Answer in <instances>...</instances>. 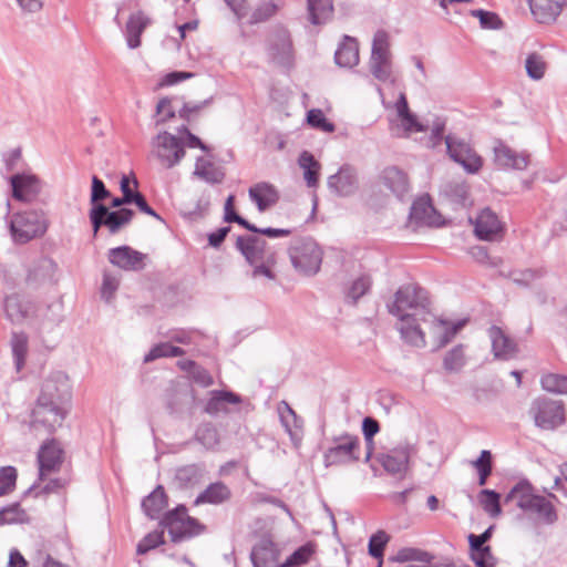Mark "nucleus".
I'll return each mask as SVG.
<instances>
[{"label":"nucleus","mask_w":567,"mask_h":567,"mask_svg":"<svg viewBox=\"0 0 567 567\" xmlns=\"http://www.w3.org/2000/svg\"><path fill=\"white\" fill-rule=\"evenodd\" d=\"M236 248L250 266L252 280L264 287L277 281V252L265 239L257 235L238 236Z\"/></svg>","instance_id":"nucleus-1"},{"label":"nucleus","mask_w":567,"mask_h":567,"mask_svg":"<svg viewBox=\"0 0 567 567\" xmlns=\"http://www.w3.org/2000/svg\"><path fill=\"white\" fill-rule=\"evenodd\" d=\"M550 498L557 497L554 494L548 497L540 495L527 480H522L511 488L504 502L514 503L526 517L537 524L553 525L557 522L558 514Z\"/></svg>","instance_id":"nucleus-2"},{"label":"nucleus","mask_w":567,"mask_h":567,"mask_svg":"<svg viewBox=\"0 0 567 567\" xmlns=\"http://www.w3.org/2000/svg\"><path fill=\"white\" fill-rule=\"evenodd\" d=\"M388 310L399 320L420 317L426 322L432 317L427 292L414 284L401 286L394 293V300L388 303Z\"/></svg>","instance_id":"nucleus-3"},{"label":"nucleus","mask_w":567,"mask_h":567,"mask_svg":"<svg viewBox=\"0 0 567 567\" xmlns=\"http://www.w3.org/2000/svg\"><path fill=\"white\" fill-rule=\"evenodd\" d=\"M16 244H27L42 237L49 227L45 214L40 209H28L13 214L8 220Z\"/></svg>","instance_id":"nucleus-4"},{"label":"nucleus","mask_w":567,"mask_h":567,"mask_svg":"<svg viewBox=\"0 0 567 567\" xmlns=\"http://www.w3.org/2000/svg\"><path fill=\"white\" fill-rule=\"evenodd\" d=\"M369 69L374 79L382 83L394 84L398 80L390 50V37L384 30L374 33Z\"/></svg>","instance_id":"nucleus-5"},{"label":"nucleus","mask_w":567,"mask_h":567,"mask_svg":"<svg viewBox=\"0 0 567 567\" xmlns=\"http://www.w3.org/2000/svg\"><path fill=\"white\" fill-rule=\"evenodd\" d=\"M322 256L320 246L309 237L293 240L289 248L292 266L306 276H313L319 271Z\"/></svg>","instance_id":"nucleus-6"},{"label":"nucleus","mask_w":567,"mask_h":567,"mask_svg":"<svg viewBox=\"0 0 567 567\" xmlns=\"http://www.w3.org/2000/svg\"><path fill=\"white\" fill-rule=\"evenodd\" d=\"M268 61L282 69H290L295 61V51L290 32L282 25L274 27L266 40Z\"/></svg>","instance_id":"nucleus-7"},{"label":"nucleus","mask_w":567,"mask_h":567,"mask_svg":"<svg viewBox=\"0 0 567 567\" xmlns=\"http://www.w3.org/2000/svg\"><path fill=\"white\" fill-rule=\"evenodd\" d=\"M529 415L535 425L545 431L556 430L566 422L564 403L546 396L537 398L532 402Z\"/></svg>","instance_id":"nucleus-8"},{"label":"nucleus","mask_w":567,"mask_h":567,"mask_svg":"<svg viewBox=\"0 0 567 567\" xmlns=\"http://www.w3.org/2000/svg\"><path fill=\"white\" fill-rule=\"evenodd\" d=\"M66 414V406L37 401L30 427L37 435L52 434L62 426Z\"/></svg>","instance_id":"nucleus-9"},{"label":"nucleus","mask_w":567,"mask_h":567,"mask_svg":"<svg viewBox=\"0 0 567 567\" xmlns=\"http://www.w3.org/2000/svg\"><path fill=\"white\" fill-rule=\"evenodd\" d=\"M183 141L166 131L152 140V155L165 168H173L185 157Z\"/></svg>","instance_id":"nucleus-10"},{"label":"nucleus","mask_w":567,"mask_h":567,"mask_svg":"<svg viewBox=\"0 0 567 567\" xmlns=\"http://www.w3.org/2000/svg\"><path fill=\"white\" fill-rule=\"evenodd\" d=\"M161 524L168 530L173 542L196 536L204 529L197 519L187 514V509L183 505L168 512Z\"/></svg>","instance_id":"nucleus-11"},{"label":"nucleus","mask_w":567,"mask_h":567,"mask_svg":"<svg viewBox=\"0 0 567 567\" xmlns=\"http://www.w3.org/2000/svg\"><path fill=\"white\" fill-rule=\"evenodd\" d=\"M360 440L357 435L344 433L333 439V445L323 453L326 467L346 465L359 461Z\"/></svg>","instance_id":"nucleus-12"},{"label":"nucleus","mask_w":567,"mask_h":567,"mask_svg":"<svg viewBox=\"0 0 567 567\" xmlns=\"http://www.w3.org/2000/svg\"><path fill=\"white\" fill-rule=\"evenodd\" d=\"M89 216L94 235L97 234L102 226H105L114 235L131 223L134 212L128 208L110 210L104 204H96L91 208Z\"/></svg>","instance_id":"nucleus-13"},{"label":"nucleus","mask_w":567,"mask_h":567,"mask_svg":"<svg viewBox=\"0 0 567 567\" xmlns=\"http://www.w3.org/2000/svg\"><path fill=\"white\" fill-rule=\"evenodd\" d=\"M70 399L71 385L68 375L55 372L44 380L38 401L68 408Z\"/></svg>","instance_id":"nucleus-14"},{"label":"nucleus","mask_w":567,"mask_h":567,"mask_svg":"<svg viewBox=\"0 0 567 567\" xmlns=\"http://www.w3.org/2000/svg\"><path fill=\"white\" fill-rule=\"evenodd\" d=\"M445 144L450 157L462 165L467 173L474 174L482 168V157L467 142L454 136H446Z\"/></svg>","instance_id":"nucleus-15"},{"label":"nucleus","mask_w":567,"mask_h":567,"mask_svg":"<svg viewBox=\"0 0 567 567\" xmlns=\"http://www.w3.org/2000/svg\"><path fill=\"white\" fill-rule=\"evenodd\" d=\"M414 449L410 443H400L386 453L378 456L379 463L391 475L403 476L409 468V461Z\"/></svg>","instance_id":"nucleus-16"},{"label":"nucleus","mask_w":567,"mask_h":567,"mask_svg":"<svg viewBox=\"0 0 567 567\" xmlns=\"http://www.w3.org/2000/svg\"><path fill=\"white\" fill-rule=\"evenodd\" d=\"M494 163L503 169H526L529 164V153L517 152L501 140H496L493 146Z\"/></svg>","instance_id":"nucleus-17"},{"label":"nucleus","mask_w":567,"mask_h":567,"mask_svg":"<svg viewBox=\"0 0 567 567\" xmlns=\"http://www.w3.org/2000/svg\"><path fill=\"white\" fill-rule=\"evenodd\" d=\"M63 463V450L55 440L44 442L38 452L39 480L43 481L60 471Z\"/></svg>","instance_id":"nucleus-18"},{"label":"nucleus","mask_w":567,"mask_h":567,"mask_svg":"<svg viewBox=\"0 0 567 567\" xmlns=\"http://www.w3.org/2000/svg\"><path fill=\"white\" fill-rule=\"evenodd\" d=\"M329 189L340 197L354 195L359 189V177L355 168L350 165H342L339 171L329 176Z\"/></svg>","instance_id":"nucleus-19"},{"label":"nucleus","mask_w":567,"mask_h":567,"mask_svg":"<svg viewBox=\"0 0 567 567\" xmlns=\"http://www.w3.org/2000/svg\"><path fill=\"white\" fill-rule=\"evenodd\" d=\"M12 197L16 200L31 203L41 192L40 179L30 173H14L9 178Z\"/></svg>","instance_id":"nucleus-20"},{"label":"nucleus","mask_w":567,"mask_h":567,"mask_svg":"<svg viewBox=\"0 0 567 567\" xmlns=\"http://www.w3.org/2000/svg\"><path fill=\"white\" fill-rule=\"evenodd\" d=\"M474 233L481 240H496L502 236L503 225L494 212L484 208L475 218Z\"/></svg>","instance_id":"nucleus-21"},{"label":"nucleus","mask_w":567,"mask_h":567,"mask_svg":"<svg viewBox=\"0 0 567 567\" xmlns=\"http://www.w3.org/2000/svg\"><path fill=\"white\" fill-rule=\"evenodd\" d=\"M144 255L130 246H120L109 250V261L123 270L136 271L144 267Z\"/></svg>","instance_id":"nucleus-22"},{"label":"nucleus","mask_w":567,"mask_h":567,"mask_svg":"<svg viewBox=\"0 0 567 567\" xmlns=\"http://www.w3.org/2000/svg\"><path fill=\"white\" fill-rule=\"evenodd\" d=\"M250 559L254 567H282L279 550L272 540L260 539L251 549Z\"/></svg>","instance_id":"nucleus-23"},{"label":"nucleus","mask_w":567,"mask_h":567,"mask_svg":"<svg viewBox=\"0 0 567 567\" xmlns=\"http://www.w3.org/2000/svg\"><path fill=\"white\" fill-rule=\"evenodd\" d=\"M277 412L279 414L280 423L290 436L293 446L299 447L303 435L302 420L286 401L278 403Z\"/></svg>","instance_id":"nucleus-24"},{"label":"nucleus","mask_w":567,"mask_h":567,"mask_svg":"<svg viewBox=\"0 0 567 567\" xmlns=\"http://www.w3.org/2000/svg\"><path fill=\"white\" fill-rule=\"evenodd\" d=\"M530 13L538 23L556 21L563 11L566 0H526Z\"/></svg>","instance_id":"nucleus-25"},{"label":"nucleus","mask_w":567,"mask_h":567,"mask_svg":"<svg viewBox=\"0 0 567 567\" xmlns=\"http://www.w3.org/2000/svg\"><path fill=\"white\" fill-rule=\"evenodd\" d=\"M430 331L436 344V349H441L450 343L458 331L465 326V320L450 322L441 318L431 317Z\"/></svg>","instance_id":"nucleus-26"},{"label":"nucleus","mask_w":567,"mask_h":567,"mask_svg":"<svg viewBox=\"0 0 567 567\" xmlns=\"http://www.w3.org/2000/svg\"><path fill=\"white\" fill-rule=\"evenodd\" d=\"M382 185L403 200L410 190L408 175L395 166L386 167L381 174Z\"/></svg>","instance_id":"nucleus-27"},{"label":"nucleus","mask_w":567,"mask_h":567,"mask_svg":"<svg viewBox=\"0 0 567 567\" xmlns=\"http://www.w3.org/2000/svg\"><path fill=\"white\" fill-rule=\"evenodd\" d=\"M488 336L492 341V350L495 358L509 360L515 357L517 352L516 343L511 340L499 327L492 326L488 329Z\"/></svg>","instance_id":"nucleus-28"},{"label":"nucleus","mask_w":567,"mask_h":567,"mask_svg":"<svg viewBox=\"0 0 567 567\" xmlns=\"http://www.w3.org/2000/svg\"><path fill=\"white\" fill-rule=\"evenodd\" d=\"M150 23L151 19L142 11L130 16L124 31L130 49H136L141 45V35Z\"/></svg>","instance_id":"nucleus-29"},{"label":"nucleus","mask_w":567,"mask_h":567,"mask_svg":"<svg viewBox=\"0 0 567 567\" xmlns=\"http://www.w3.org/2000/svg\"><path fill=\"white\" fill-rule=\"evenodd\" d=\"M249 197L256 203L259 212H265L275 205L279 195L277 189L269 183H258L249 188Z\"/></svg>","instance_id":"nucleus-30"},{"label":"nucleus","mask_w":567,"mask_h":567,"mask_svg":"<svg viewBox=\"0 0 567 567\" xmlns=\"http://www.w3.org/2000/svg\"><path fill=\"white\" fill-rule=\"evenodd\" d=\"M336 63L342 68H352L359 63V44L354 38L344 35L334 53Z\"/></svg>","instance_id":"nucleus-31"},{"label":"nucleus","mask_w":567,"mask_h":567,"mask_svg":"<svg viewBox=\"0 0 567 567\" xmlns=\"http://www.w3.org/2000/svg\"><path fill=\"white\" fill-rule=\"evenodd\" d=\"M419 321H422L420 317L400 320L399 331L401 333V337L408 343L416 348H423L425 347L426 341L425 334L421 330Z\"/></svg>","instance_id":"nucleus-32"},{"label":"nucleus","mask_w":567,"mask_h":567,"mask_svg":"<svg viewBox=\"0 0 567 567\" xmlns=\"http://www.w3.org/2000/svg\"><path fill=\"white\" fill-rule=\"evenodd\" d=\"M241 399L238 394L230 391H212L205 412L210 415H217L220 412H227V404H239Z\"/></svg>","instance_id":"nucleus-33"},{"label":"nucleus","mask_w":567,"mask_h":567,"mask_svg":"<svg viewBox=\"0 0 567 567\" xmlns=\"http://www.w3.org/2000/svg\"><path fill=\"white\" fill-rule=\"evenodd\" d=\"M194 175L208 184H220L225 177L221 167L202 156L196 159Z\"/></svg>","instance_id":"nucleus-34"},{"label":"nucleus","mask_w":567,"mask_h":567,"mask_svg":"<svg viewBox=\"0 0 567 567\" xmlns=\"http://www.w3.org/2000/svg\"><path fill=\"white\" fill-rule=\"evenodd\" d=\"M230 489L221 482L209 484L195 499V504H221L230 498Z\"/></svg>","instance_id":"nucleus-35"},{"label":"nucleus","mask_w":567,"mask_h":567,"mask_svg":"<svg viewBox=\"0 0 567 567\" xmlns=\"http://www.w3.org/2000/svg\"><path fill=\"white\" fill-rule=\"evenodd\" d=\"M167 506V499L162 486H157L150 495L142 502V508L147 517L156 519L159 517L162 511Z\"/></svg>","instance_id":"nucleus-36"},{"label":"nucleus","mask_w":567,"mask_h":567,"mask_svg":"<svg viewBox=\"0 0 567 567\" xmlns=\"http://www.w3.org/2000/svg\"><path fill=\"white\" fill-rule=\"evenodd\" d=\"M307 7L310 22L322 24L333 12V0H307Z\"/></svg>","instance_id":"nucleus-37"},{"label":"nucleus","mask_w":567,"mask_h":567,"mask_svg":"<svg viewBox=\"0 0 567 567\" xmlns=\"http://www.w3.org/2000/svg\"><path fill=\"white\" fill-rule=\"evenodd\" d=\"M16 370H22L28 354V336L23 332H12L10 340Z\"/></svg>","instance_id":"nucleus-38"},{"label":"nucleus","mask_w":567,"mask_h":567,"mask_svg":"<svg viewBox=\"0 0 567 567\" xmlns=\"http://www.w3.org/2000/svg\"><path fill=\"white\" fill-rule=\"evenodd\" d=\"M298 164L303 169V178L307 185L315 187L318 184L320 164L315 159L313 155L307 151L300 154Z\"/></svg>","instance_id":"nucleus-39"},{"label":"nucleus","mask_w":567,"mask_h":567,"mask_svg":"<svg viewBox=\"0 0 567 567\" xmlns=\"http://www.w3.org/2000/svg\"><path fill=\"white\" fill-rule=\"evenodd\" d=\"M482 508L491 516L497 517L502 513L501 495L493 489H482L477 495Z\"/></svg>","instance_id":"nucleus-40"},{"label":"nucleus","mask_w":567,"mask_h":567,"mask_svg":"<svg viewBox=\"0 0 567 567\" xmlns=\"http://www.w3.org/2000/svg\"><path fill=\"white\" fill-rule=\"evenodd\" d=\"M433 559V555L420 548L404 547L396 553V560L400 563L417 561L426 566L430 565Z\"/></svg>","instance_id":"nucleus-41"},{"label":"nucleus","mask_w":567,"mask_h":567,"mask_svg":"<svg viewBox=\"0 0 567 567\" xmlns=\"http://www.w3.org/2000/svg\"><path fill=\"white\" fill-rule=\"evenodd\" d=\"M185 352L182 348L172 346L169 342H162L154 346L144 357L145 362H151L158 358H173L183 355Z\"/></svg>","instance_id":"nucleus-42"},{"label":"nucleus","mask_w":567,"mask_h":567,"mask_svg":"<svg viewBox=\"0 0 567 567\" xmlns=\"http://www.w3.org/2000/svg\"><path fill=\"white\" fill-rule=\"evenodd\" d=\"M542 386L545 391L556 393V394H566L567 395V377L557 374V373H548L542 377L540 379Z\"/></svg>","instance_id":"nucleus-43"},{"label":"nucleus","mask_w":567,"mask_h":567,"mask_svg":"<svg viewBox=\"0 0 567 567\" xmlns=\"http://www.w3.org/2000/svg\"><path fill=\"white\" fill-rule=\"evenodd\" d=\"M195 437L206 449H214L219 444L218 432L210 423L200 424L196 430Z\"/></svg>","instance_id":"nucleus-44"},{"label":"nucleus","mask_w":567,"mask_h":567,"mask_svg":"<svg viewBox=\"0 0 567 567\" xmlns=\"http://www.w3.org/2000/svg\"><path fill=\"white\" fill-rule=\"evenodd\" d=\"M7 318L11 322H20L27 316V310L18 296H9L3 303Z\"/></svg>","instance_id":"nucleus-45"},{"label":"nucleus","mask_w":567,"mask_h":567,"mask_svg":"<svg viewBox=\"0 0 567 567\" xmlns=\"http://www.w3.org/2000/svg\"><path fill=\"white\" fill-rule=\"evenodd\" d=\"M525 69L530 79L538 81L545 75L546 62L540 54L534 52L527 55Z\"/></svg>","instance_id":"nucleus-46"},{"label":"nucleus","mask_w":567,"mask_h":567,"mask_svg":"<svg viewBox=\"0 0 567 567\" xmlns=\"http://www.w3.org/2000/svg\"><path fill=\"white\" fill-rule=\"evenodd\" d=\"M372 280L368 275H361L350 286L347 292L348 302L354 305L371 288Z\"/></svg>","instance_id":"nucleus-47"},{"label":"nucleus","mask_w":567,"mask_h":567,"mask_svg":"<svg viewBox=\"0 0 567 567\" xmlns=\"http://www.w3.org/2000/svg\"><path fill=\"white\" fill-rule=\"evenodd\" d=\"M465 364L464 347L458 344L451 349L443 360V367L449 372H457Z\"/></svg>","instance_id":"nucleus-48"},{"label":"nucleus","mask_w":567,"mask_h":567,"mask_svg":"<svg viewBox=\"0 0 567 567\" xmlns=\"http://www.w3.org/2000/svg\"><path fill=\"white\" fill-rule=\"evenodd\" d=\"M433 213L434 207L426 198H419L411 207V217L425 224H432Z\"/></svg>","instance_id":"nucleus-49"},{"label":"nucleus","mask_w":567,"mask_h":567,"mask_svg":"<svg viewBox=\"0 0 567 567\" xmlns=\"http://www.w3.org/2000/svg\"><path fill=\"white\" fill-rule=\"evenodd\" d=\"M235 196L229 195L226 199L224 207V220L226 223H237L238 225L245 227L249 231H255L256 226L250 224L248 220L239 216L234 209Z\"/></svg>","instance_id":"nucleus-50"},{"label":"nucleus","mask_w":567,"mask_h":567,"mask_svg":"<svg viewBox=\"0 0 567 567\" xmlns=\"http://www.w3.org/2000/svg\"><path fill=\"white\" fill-rule=\"evenodd\" d=\"M279 10V4L275 1L261 2L251 13L250 23H259L267 21L274 17Z\"/></svg>","instance_id":"nucleus-51"},{"label":"nucleus","mask_w":567,"mask_h":567,"mask_svg":"<svg viewBox=\"0 0 567 567\" xmlns=\"http://www.w3.org/2000/svg\"><path fill=\"white\" fill-rule=\"evenodd\" d=\"M471 16L478 18L480 24L483 29L498 30L503 25L501 18L496 13L491 11L476 9L471 11Z\"/></svg>","instance_id":"nucleus-52"},{"label":"nucleus","mask_w":567,"mask_h":567,"mask_svg":"<svg viewBox=\"0 0 567 567\" xmlns=\"http://www.w3.org/2000/svg\"><path fill=\"white\" fill-rule=\"evenodd\" d=\"M203 475V470L197 465H188L182 467L176 473V480L183 485H194L199 482Z\"/></svg>","instance_id":"nucleus-53"},{"label":"nucleus","mask_w":567,"mask_h":567,"mask_svg":"<svg viewBox=\"0 0 567 567\" xmlns=\"http://www.w3.org/2000/svg\"><path fill=\"white\" fill-rule=\"evenodd\" d=\"M164 543V532L163 530H154L148 533L144 538L137 544L136 551L138 555H144L153 548H156L158 545Z\"/></svg>","instance_id":"nucleus-54"},{"label":"nucleus","mask_w":567,"mask_h":567,"mask_svg":"<svg viewBox=\"0 0 567 567\" xmlns=\"http://www.w3.org/2000/svg\"><path fill=\"white\" fill-rule=\"evenodd\" d=\"M17 481V470L13 466L0 467V496L13 491Z\"/></svg>","instance_id":"nucleus-55"},{"label":"nucleus","mask_w":567,"mask_h":567,"mask_svg":"<svg viewBox=\"0 0 567 567\" xmlns=\"http://www.w3.org/2000/svg\"><path fill=\"white\" fill-rule=\"evenodd\" d=\"M470 550L471 558L477 567H495L496 558L493 556L491 547H481Z\"/></svg>","instance_id":"nucleus-56"},{"label":"nucleus","mask_w":567,"mask_h":567,"mask_svg":"<svg viewBox=\"0 0 567 567\" xmlns=\"http://www.w3.org/2000/svg\"><path fill=\"white\" fill-rule=\"evenodd\" d=\"M388 542L389 536L385 532H377L369 539V554L374 558H381Z\"/></svg>","instance_id":"nucleus-57"},{"label":"nucleus","mask_w":567,"mask_h":567,"mask_svg":"<svg viewBox=\"0 0 567 567\" xmlns=\"http://www.w3.org/2000/svg\"><path fill=\"white\" fill-rule=\"evenodd\" d=\"M307 121L312 127L323 132L331 133L334 131V125L327 121L323 112L319 109L310 110L307 115Z\"/></svg>","instance_id":"nucleus-58"},{"label":"nucleus","mask_w":567,"mask_h":567,"mask_svg":"<svg viewBox=\"0 0 567 567\" xmlns=\"http://www.w3.org/2000/svg\"><path fill=\"white\" fill-rule=\"evenodd\" d=\"M543 272L540 270L525 269V270H513L508 277L516 285L527 287L536 279L540 278Z\"/></svg>","instance_id":"nucleus-59"},{"label":"nucleus","mask_w":567,"mask_h":567,"mask_svg":"<svg viewBox=\"0 0 567 567\" xmlns=\"http://www.w3.org/2000/svg\"><path fill=\"white\" fill-rule=\"evenodd\" d=\"M212 102H213V97H208L200 102L184 103L183 107L178 111V115L183 120L190 121L202 110L209 106L212 104Z\"/></svg>","instance_id":"nucleus-60"},{"label":"nucleus","mask_w":567,"mask_h":567,"mask_svg":"<svg viewBox=\"0 0 567 567\" xmlns=\"http://www.w3.org/2000/svg\"><path fill=\"white\" fill-rule=\"evenodd\" d=\"M312 554V549L309 545H303L296 549L285 563L282 567H297L306 564Z\"/></svg>","instance_id":"nucleus-61"},{"label":"nucleus","mask_w":567,"mask_h":567,"mask_svg":"<svg viewBox=\"0 0 567 567\" xmlns=\"http://www.w3.org/2000/svg\"><path fill=\"white\" fill-rule=\"evenodd\" d=\"M3 162L8 173L18 172L23 167L20 148H13L3 154Z\"/></svg>","instance_id":"nucleus-62"},{"label":"nucleus","mask_w":567,"mask_h":567,"mask_svg":"<svg viewBox=\"0 0 567 567\" xmlns=\"http://www.w3.org/2000/svg\"><path fill=\"white\" fill-rule=\"evenodd\" d=\"M110 196V192L105 187L102 179L97 176L92 177V186H91V203L93 206L96 204H101L100 202L106 199Z\"/></svg>","instance_id":"nucleus-63"},{"label":"nucleus","mask_w":567,"mask_h":567,"mask_svg":"<svg viewBox=\"0 0 567 567\" xmlns=\"http://www.w3.org/2000/svg\"><path fill=\"white\" fill-rule=\"evenodd\" d=\"M117 288L118 279L115 276L105 272L103 276V282L101 288L102 298L105 299L106 301H110L114 292L117 290Z\"/></svg>","instance_id":"nucleus-64"}]
</instances>
